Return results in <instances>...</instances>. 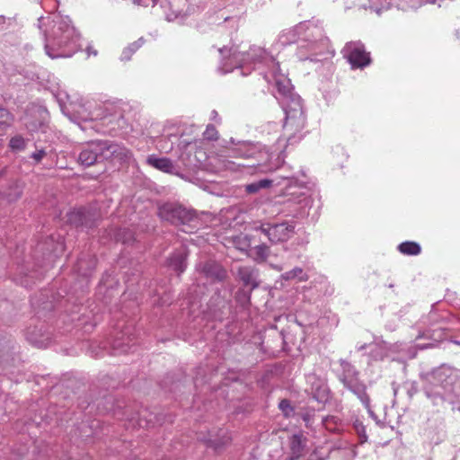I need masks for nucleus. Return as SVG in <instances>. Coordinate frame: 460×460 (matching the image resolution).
I'll use <instances>...</instances> for the list:
<instances>
[{
  "instance_id": "27",
  "label": "nucleus",
  "mask_w": 460,
  "mask_h": 460,
  "mask_svg": "<svg viewBox=\"0 0 460 460\" xmlns=\"http://www.w3.org/2000/svg\"><path fill=\"white\" fill-rule=\"evenodd\" d=\"M353 427H354L356 433L358 436L360 444H364L365 442H367V435L366 427L364 426V424L360 420H357L353 423Z\"/></svg>"
},
{
  "instance_id": "42",
  "label": "nucleus",
  "mask_w": 460,
  "mask_h": 460,
  "mask_svg": "<svg viewBox=\"0 0 460 460\" xmlns=\"http://www.w3.org/2000/svg\"><path fill=\"white\" fill-rule=\"evenodd\" d=\"M316 456L314 454H312L308 459H305L302 456L298 457H291L290 460H314Z\"/></svg>"
},
{
  "instance_id": "12",
  "label": "nucleus",
  "mask_w": 460,
  "mask_h": 460,
  "mask_svg": "<svg viewBox=\"0 0 460 460\" xmlns=\"http://www.w3.org/2000/svg\"><path fill=\"white\" fill-rule=\"evenodd\" d=\"M237 278L244 287L254 289L259 286L258 271L252 266H240L237 269Z\"/></svg>"
},
{
  "instance_id": "19",
  "label": "nucleus",
  "mask_w": 460,
  "mask_h": 460,
  "mask_svg": "<svg viewBox=\"0 0 460 460\" xmlns=\"http://www.w3.org/2000/svg\"><path fill=\"white\" fill-rule=\"evenodd\" d=\"M87 214L88 212L85 208H80L69 214L68 220L75 226H88Z\"/></svg>"
},
{
  "instance_id": "22",
  "label": "nucleus",
  "mask_w": 460,
  "mask_h": 460,
  "mask_svg": "<svg viewBox=\"0 0 460 460\" xmlns=\"http://www.w3.org/2000/svg\"><path fill=\"white\" fill-rule=\"evenodd\" d=\"M388 345L386 342H381L375 345V348L371 349V356L376 360H381L388 357Z\"/></svg>"
},
{
  "instance_id": "49",
  "label": "nucleus",
  "mask_w": 460,
  "mask_h": 460,
  "mask_svg": "<svg viewBox=\"0 0 460 460\" xmlns=\"http://www.w3.org/2000/svg\"><path fill=\"white\" fill-rule=\"evenodd\" d=\"M418 347H419L420 349H426V348H427V346L420 345V344H418Z\"/></svg>"
},
{
  "instance_id": "53",
  "label": "nucleus",
  "mask_w": 460,
  "mask_h": 460,
  "mask_svg": "<svg viewBox=\"0 0 460 460\" xmlns=\"http://www.w3.org/2000/svg\"><path fill=\"white\" fill-rule=\"evenodd\" d=\"M185 0H179V2H184Z\"/></svg>"
},
{
  "instance_id": "41",
  "label": "nucleus",
  "mask_w": 460,
  "mask_h": 460,
  "mask_svg": "<svg viewBox=\"0 0 460 460\" xmlns=\"http://www.w3.org/2000/svg\"><path fill=\"white\" fill-rule=\"evenodd\" d=\"M150 420H144L142 417L137 420V425L140 428H149L150 427Z\"/></svg>"
},
{
  "instance_id": "7",
  "label": "nucleus",
  "mask_w": 460,
  "mask_h": 460,
  "mask_svg": "<svg viewBox=\"0 0 460 460\" xmlns=\"http://www.w3.org/2000/svg\"><path fill=\"white\" fill-rule=\"evenodd\" d=\"M158 216L162 220L172 225L181 226V231L192 233L199 229L200 222L193 210L187 209L178 203H164L158 208Z\"/></svg>"
},
{
  "instance_id": "38",
  "label": "nucleus",
  "mask_w": 460,
  "mask_h": 460,
  "mask_svg": "<svg viewBox=\"0 0 460 460\" xmlns=\"http://www.w3.org/2000/svg\"><path fill=\"white\" fill-rule=\"evenodd\" d=\"M360 6H362L363 8L365 9H370V10H373L375 11L377 14H380L381 13V10L385 8V6H382V7H378L377 5H376V4L374 3V0H369V4H367L365 3H362L360 4Z\"/></svg>"
},
{
  "instance_id": "50",
  "label": "nucleus",
  "mask_w": 460,
  "mask_h": 460,
  "mask_svg": "<svg viewBox=\"0 0 460 460\" xmlns=\"http://www.w3.org/2000/svg\"><path fill=\"white\" fill-rule=\"evenodd\" d=\"M134 421V419L129 420V423H132L133 426L135 425Z\"/></svg>"
},
{
  "instance_id": "35",
  "label": "nucleus",
  "mask_w": 460,
  "mask_h": 460,
  "mask_svg": "<svg viewBox=\"0 0 460 460\" xmlns=\"http://www.w3.org/2000/svg\"><path fill=\"white\" fill-rule=\"evenodd\" d=\"M11 121L9 111L0 106V126L8 125Z\"/></svg>"
},
{
  "instance_id": "17",
  "label": "nucleus",
  "mask_w": 460,
  "mask_h": 460,
  "mask_svg": "<svg viewBox=\"0 0 460 460\" xmlns=\"http://www.w3.org/2000/svg\"><path fill=\"white\" fill-rule=\"evenodd\" d=\"M132 340L128 332H123L121 337L114 341L113 349L116 353H128L130 350L128 343L132 341Z\"/></svg>"
},
{
  "instance_id": "10",
  "label": "nucleus",
  "mask_w": 460,
  "mask_h": 460,
  "mask_svg": "<svg viewBox=\"0 0 460 460\" xmlns=\"http://www.w3.org/2000/svg\"><path fill=\"white\" fill-rule=\"evenodd\" d=\"M342 54L353 69L364 68L371 62L370 54L366 51L360 41L347 43L342 49Z\"/></svg>"
},
{
  "instance_id": "34",
  "label": "nucleus",
  "mask_w": 460,
  "mask_h": 460,
  "mask_svg": "<svg viewBox=\"0 0 460 460\" xmlns=\"http://www.w3.org/2000/svg\"><path fill=\"white\" fill-rule=\"evenodd\" d=\"M53 95L57 99L60 108L63 110L69 99L68 94L65 91L58 90L57 93H54Z\"/></svg>"
},
{
  "instance_id": "6",
  "label": "nucleus",
  "mask_w": 460,
  "mask_h": 460,
  "mask_svg": "<svg viewBox=\"0 0 460 460\" xmlns=\"http://www.w3.org/2000/svg\"><path fill=\"white\" fill-rule=\"evenodd\" d=\"M336 376L340 382L350 391L361 402L368 414L375 418V413L370 406V398L367 394V385L359 379L358 370L349 361L340 359Z\"/></svg>"
},
{
  "instance_id": "14",
  "label": "nucleus",
  "mask_w": 460,
  "mask_h": 460,
  "mask_svg": "<svg viewBox=\"0 0 460 460\" xmlns=\"http://www.w3.org/2000/svg\"><path fill=\"white\" fill-rule=\"evenodd\" d=\"M187 253L184 248H181L173 252L168 259V266L178 273V275L184 272L187 267L186 263Z\"/></svg>"
},
{
  "instance_id": "2",
  "label": "nucleus",
  "mask_w": 460,
  "mask_h": 460,
  "mask_svg": "<svg viewBox=\"0 0 460 460\" xmlns=\"http://www.w3.org/2000/svg\"><path fill=\"white\" fill-rule=\"evenodd\" d=\"M202 145V141L187 142L181 139L178 145L181 150L179 159L187 166H197L208 159L209 165L216 172H230L249 175L272 172L281 164L279 154L270 152L259 143L236 142L231 137L229 141H225L222 150L209 157Z\"/></svg>"
},
{
  "instance_id": "4",
  "label": "nucleus",
  "mask_w": 460,
  "mask_h": 460,
  "mask_svg": "<svg viewBox=\"0 0 460 460\" xmlns=\"http://www.w3.org/2000/svg\"><path fill=\"white\" fill-rule=\"evenodd\" d=\"M424 393L434 405L460 402V378L452 369L440 367L428 376Z\"/></svg>"
},
{
  "instance_id": "37",
  "label": "nucleus",
  "mask_w": 460,
  "mask_h": 460,
  "mask_svg": "<svg viewBox=\"0 0 460 460\" xmlns=\"http://www.w3.org/2000/svg\"><path fill=\"white\" fill-rule=\"evenodd\" d=\"M186 15L187 13L181 11H172V13H166V18L168 21H174L176 19L183 20Z\"/></svg>"
},
{
  "instance_id": "28",
  "label": "nucleus",
  "mask_w": 460,
  "mask_h": 460,
  "mask_svg": "<svg viewBox=\"0 0 460 460\" xmlns=\"http://www.w3.org/2000/svg\"><path fill=\"white\" fill-rule=\"evenodd\" d=\"M80 118L84 120H96V119H104L106 117L103 115V111L102 107L94 109V111H90L87 115H80Z\"/></svg>"
},
{
  "instance_id": "18",
  "label": "nucleus",
  "mask_w": 460,
  "mask_h": 460,
  "mask_svg": "<svg viewBox=\"0 0 460 460\" xmlns=\"http://www.w3.org/2000/svg\"><path fill=\"white\" fill-rule=\"evenodd\" d=\"M273 184V181L270 179H261L257 181L246 184L244 190L248 194L259 193L261 190L269 189Z\"/></svg>"
},
{
  "instance_id": "21",
  "label": "nucleus",
  "mask_w": 460,
  "mask_h": 460,
  "mask_svg": "<svg viewBox=\"0 0 460 460\" xmlns=\"http://www.w3.org/2000/svg\"><path fill=\"white\" fill-rule=\"evenodd\" d=\"M144 44V39L139 38L137 40L134 41L133 43L129 44L128 47H126L120 56V59L122 61H128L130 60L132 55L142 47Z\"/></svg>"
},
{
  "instance_id": "31",
  "label": "nucleus",
  "mask_w": 460,
  "mask_h": 460,
  "mask_svg": "<svg viewBox=\"0 0 460 460\" xmlns=\"http://www.w3.org/2000/svg\"><path fill=\"white\" fill-rule=\"evenodd\" d=\"M314 398L321 402H323L329 398V392L325 385H322L319 387L318 391L314 393Z\"/></svg>"
},
{
  "instance_id": "52",
  "label": "nucleus",
  "mask_w": 460,
  "mask_h": 460,
  "mask_svg": "<svg viewBox=\"0 0 460 460\" xmlns=\"http://www.w3.org/2000/svg\"><path fill=\"white\" fill-rule=\"evenodd\" d=\"M304 420L305 421H308L307 418L306 417H304Z\"/></svg>"
},
{
  "instance_id": "51",
  "label": "nucleus",
  "mask_w": 460,
  "mask_h": 460,
  "mask_svg": "<svg viewBox=\"0 0 460 460\" xmlns=\"http://www.w3.org/2000/svg\"><path fill=\"white\" fill-rule=\"evenodd\" d=\"M191 299L195 300L196 297H189V300H191Z\"/></svg>"
},
{
  "instance_id": "26",
  "label": "nucleus",
  "mask_w": 460,
  "mask_h": 460,
  "mask_svg": "<svg viewBox=\"0 0 460 460\" xmlns=\"http://www.w3.org/2000/svg\"><path fill=\"white\" fill-rule=\"evenodd\" d=\"M237 249L246 251L252 246V240L248 235H239L234 239Z\"/></svg>"
},
{
  "instance_id": "40",
  "label": "nucleus",
  "mask_w": 460,
  "mask_h": 460,
  "mask_svg": "<svg viewBox=\"0 0 460 460\" xmlns=\"http://www.w3.org/2000/svg\"><path fill=\"white\" fill-rule=\"evenodd\" d=\"M443 0H418V3L420 4H438L439 7L441 6V2Z\"/></svg>"
},
{
  "instance_id": "15",
  "label": "nucleus",
  "mask_w": 460,
  "mask_h": 460,
  "mask_svg": "<svg viewBox=\"0 0 460 460\" xmlns=\"http://www.w3.org/2000/svg\"><path fill=\"white\" fill-rule=\"evenodd\" d=\"M280 279L285 281L296 280L297 282H304L308 280L309 276L302 268L295 267L281 274Z\"/></svg>"
},
{
  "instance_id": "1",
  "label": "nucleus",
  "mask_w": 460,
  "mask_h": 460,
  "mask_svg": "<svg viewBox=\"0 0 460 460\" xmlns=\"http://www.w3.org/2000/svg\"><path fill=\"white\" fill-rule=\"evenodd\" d=\"M294 42H298L297 57L300 60L317 62L334 54L323 28L310 22H300L294 28L283 31L270 53L257 46L251 47L247 51H242L238 47H223L218 49V70L221 73L238 70L241 75H247L257 69L268 84L274 85L275 97L285 112L283 129L288 145L301 139L297 134L305 128V114L300 96L294 93L289 78L281 72L274 52L279 47Z\"/></svg>"
},
{
  "instance_id": "9",
  "label": "nucleus",
  "mask_w": 460,
  "mask_h": 460,
  "mask_svg": "<svg viewBox=\"0 0 460 460\" xmlns=\"http://www.w3.org/2000/svg\"><path fill=\"white\" fill-rule=\"evenodd\" d=\"M290 195L292 197L288 198L284 203L287 209L282 212L285 213L286 216H291L296 218L305 217L313 203L311 197L302 190L299 192H290Z\"/></svg>"
},
{
  "instance_id": "16",
  "label": "nucleus",
  "mask_w": 460,
  "mask_h": 460,
  "mask_svg": "<svg viewBox=\"0 0 460 460\" xmlns=\"http://www.w3.org/2000/svg\"><path fill=\"white\" fill-rule=\"evenodd\" d=\"M305 439L302 434H294L290 438L291 457L302 456L305 446Z\"/></svg>"
},
{
  "instance_id": "45",
  "label": "nucleus",
  "mask_w": 460,
  "mask_h": 460,
  "mask_svg": "<svg viewBox=\"0 0 460 460\" xmlns=\"http://www.w3.org/2000/svg\"><path fill=\"white\" fill-rule=\"evenodd\" d=\"M217 118H218V113H217V111H211V119L216 120Z\"/></svg>"
},
{
  "instance_id": "13",
  "label": "nucleus",
  "mask_w": 460,
  "mask_h": 460,
  "mask_svg": "<svg viewBox=\"0 0 460 460\" xmlns=\"http://www.w3.org/2000/svg\"><path fill=\"white\" fill-rule=\"evenodd\" d=\"M146 163L163 172L175 174L177 172L172 160L167 157H158L155 155H150L146 158Z\"/></svg>"
},
{
  "instance_id": "47",
  "label": "nucleus",
  "mask_w": 460,
  "mask_h": 460,
  "mask_svg": "<svg viewBox=\"0 0 460 460\" xmlns=\"http://www.w3.org/2000/svg\"><path fill=\"white\" fill-rule=\"evenodd\" d=\"M366 349V344L360 345L358 347V350H363Z\"/></svg>"
},
{
  "instance_id": "39",
  "label": "nucleus",
  "mask_w": 460,
  "mask_h": 460,
  "mask_svg": "<svg viewBox=\"0 0 460 460\" xmlns=\"http://www.w3.org/2000/svg\"><path fill=\"white\" fill-rule=\"evenodd\" d=\"M236 299L243 305H246L250 300V295L245 292H239L236 296Z\"/></svg>"
},
{
  "instance_id": "25",
  "label": "nucleus",
  "mask_w": 460,
  "mask_h": 460,
  "mask_svg": "<svg viewBox=\"0 0 460 460\" xmlns=\"http://www.w3.org/2000/svg\"><path fill=\"white\" fill-rule=\"evenodd\" d=\"M135 4L143 6H155L159 4L162 8H167L171 6V4L167 0H132Z\"/></svg>"
},
{
  "instance_id": "24",
  "label": "nucleus",
  "mask_w": 460,
  "mask_h": 460,
  "mask_svg": "<svg viewBox=\"0 0 460 460\" xmlns=\"http://www.w3.org/2000/svg\"><path fill=\"white\" fill-rule=\"evenodd\" d=\"M270 253V248L268 245L262 243L255 245L252 250V256L256 261H264Z\"/></svg>"
},
{
  "instance_id": "11",
  "label": "nucleus",
  "mask_w": 460,
  "mask_h": 460,
  "mask_svg": "<svg viewBox=\"0 0 460 460\" xmlns=\"http://www.w3.org/2000/svg\"><path fill=\"white\" fill-rule=\"evenodd\" d=\"M196 270L211 282L222 281L226 277V270L215 261H200L196 265Z\"/></svg>"
},
{
  "instance_id": "33",
  "label": "nucleus",
  "mask_w": 460,
  "mask_h": 460,
  "mask_svg": "<svg viewBox=\"0 0 460 460\" xmlns=\"http://www.w3.org/2000/svg\"><path fill=\"white\" fill-rule=\"evenodd\" d=\"M339 420H340L339 418H337L335 416H327L325 418H323V417L321 418V421H322L323 425L327 429L332 430V431H334L336 429L335 427L332 426V424L337 425Z\"/></svg>"
},
{
  "instance_id": "36",
  "label": "nucleus",
  "mask_w": 460,
  "mask_h": 460,
  "mask_svg": "<svg viewBox=\"0 0 460 460\" xmlns=\"http://www.w3.org/2000/svg\"><path fill=\"white\" fill-rule=\"evenodd\" d=\"M48 152L44 148L36 149L35 152H33L31 155V158L34 160L35 163H40L45 156H47Z\"/></svg>"
},
{
  "instance_id": "5",
  "label": "nucleus",
  "mask_w": 460,
  "mask_h": 460,
  "mask_svg": "<svg viewBox=\"0 0 460 460\" xmlns=\"http://www.w3.org/2000/svg\"><path fill=\"white\" fill-rule=\"evenodd\" d=\"M131 152L123 145L108 140H95L86 143L80 147L78 163L88 167L102 160L128 162Z\"/></svg>"
},
{
  "instance_id": "43",
  "label": "nucleus",
  "mask_w": 460,
  "mask_h": 460,
  "mask_svg": "<svg viewBox=\"0 0 460 460\" xmlns=\"http://www.w3.org/2000/svg\"><path fill=\"white\" fill-rule=\"evenodd\" d=\"M456 40H458L459 44H460V19H459V22L456 25Z\"/></svg>"
},
{
  "instance_id": "3",
  "label": "nucleus",
  "mask_w": 460,
  "mask_h": 460,
  "mask_svg": "<svg viewBox=\"0 0 460 460\" xmlns=\"http://www.w3.org/2000/svg\"><path fill=\"white\" fill-rule=\"evenodd\" d=\"M39 28L44 36L45 52L50 58H70L81 49L80 35L68 16L58 13L41 16Z\"/></svg>"
},
{
  "instance_id": "32",
  "label": "nucleus",
  "mask_w": 460,
  "mask_h": 460,
  "mask_svg": "<svg viewBox=\"0 0 460 460\" xmlns=\"http://www.w3.org/2000/svg\"><path fill=\"white\" fill-rule=\"evenodd\" d=\"M203 137L207 140H217L218 138V132L215 126L208 124L203 133Z\"/></svg>"
},
{
  "instance_id": "20",
  "label": "nucleus",
  "mask_w": 460,
  "mask_h": 460,
  "mask_svg": "<svg viewBox=\"0 0 460 460\" xmlns=\"http://www.w3.org/2000/svg\"><path fill=\"white\" fill-rule=\"evenodd\" d=\"M398 250L405 255H418L421 252L420 245L415 242H403L398 245Z\"/></svg>"
},
{
  "instance_id": "46",
  "label": "nucleus",
  "mask_w": 460,
  "mask_h": 460,
  "mask_svg": "<svg viewBox=\"0 0 460 460\" xmlns=\"http://www.w3.org/2000/svg\"><path fill=\"white\" fill-rule=\"evenodd\" d=\"M18 196H19V194H18V195H16L14 198H13V197H11L10 195H8V196H7V199H8V200L12 201V200H13V199H17V198H18Z\"/></svg>"
},
{
  "instance_id": "30",
  "label": "nucleus",
  "mask_w": 460,
  "mask_h": 460,
  "mask_svg": "<svg viewBox=\"0 0 460 460\" xmlns=\"http://www.w3.org/2000/svg\"><path fill=\"white\" fill-rule=\"evenodd\" d=\"M279 408L287 418H289L294 414V408L291 406L288 400L284 399L280 401Z\"/></svg>"
},
{
  "instance_id": "54",
  "label": "nucleus",
  "mask_w": 460,
  "mask_h": 460,
  "mask_svg": "<svg viewBox=\"0 0 460 460\" xmlns=\"http://www.w3.org/2000/svg\"><path fill=\"white\" fill-rule=\"evenodd\" d=\"M358 1L360 2L361 0H358Z\"/></svg>"
},
{
  "instance_id": "8",
  "label": "nucleus",
  "mask_w": 460,
  "mask_h": 460,
  "mask_svg": "<svg viewBox=\"0 0 460 460\" xmlns=\"http://www.w3.org/2000/svg\"><path fill=\"white\" fill-rule=\"evenodd\" d=\"M296 223L294 221L261 222L254 227L256 233L264 234L272 244L284 243L295 234Z\"/></svg>"
},
{
  "instance_id": "23",
  "label": "nucleus",
  "mask_w": 460,
  "mask_h": 460,
  "mask_svg": "<svg viewBox=\"0 0 460 460\" xmlns=\"http://www.w3.org/2000/svg\"><path fill=\"white\" fill-rule=\"evenodd\" d=\"M94 266L95 261L93 259L86 263L82 258H80L76 263V270L79 274L86 277L93 270Z\"/></svg>"
},
{
  "instance_id": "44",
  "label": "nucleus",
  "mask_w": 460,
  "mask_h": 460,
  "mask_svg": "<svg viewBox=\"0 0 460 460\" xmlns=\"http://www.w3.org/2000/svg\"><path fill=\"white\" fill-rule=\"evenodd\" d=\"M86 52L88 54V56H96L97 55V51L95 49H93L91 46L87 47L86 49Z\"/></svg>"
},
{
  "instance_id": "48",
  "label": "nucleus",
  "mask_w": 460,
  "mask_h": 460,
  "mask_svg": "<svg viewBox=\"0 0 460 460\" xmlns=\"http://www.w3.org/2000/svg\"><path fill=\"white\" fill-rule=\"evenodd\" d=\"M274 268H275L277 270H279V271L283 270V268H282V267H280V266H274Z\"/></svg>"
},
{
  "instance_id": "29",
  "label": "nucleus",
  "mask_w": 460,
  "mask_h": 460,
  "mask_svg": "<svg viewBox=\"0 0 460 460\" xmlns=\"http://www.w3.org/2000/svg\"><path fill=\"white\" fill-rule=\"evenodd\" d=\"M9 146L13 151H21L25 148V140L21 136H15L11 138Z\"/></svg>"
}]
</instances>
